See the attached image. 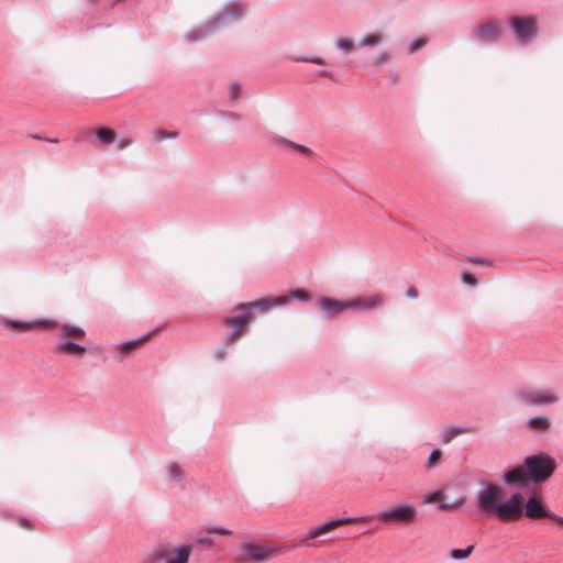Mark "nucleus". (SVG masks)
Returning a JSON list of instances; mask_svg holds the SVG:
<instances>
[{
	"mask_svg": "<svg viewBox=\"0 0 563 563\" xmlns=\"http://www.w3.org/2000/svg\"><path fill=\"white\" fill-rule=\"evenodd\" d=\"M556 470V461L545 452H537L525 457L521 465L506 470L500 481L509 487L528 488L543 484Z\"/></svg>",
	"mask_w": 563,
	"mask_h": 563,
	"instance_id": "1",
	"label": "nucleus"
},
{
	"mask_svg": "<svg viewBox=\"0 0 563 563\" xmlns=\"http://www.w3.org/2000/svg\"><path fill=\"white\" fill-rule=\"evenodd\" d=\"M382 303V300L377 296H367L347 301H341L330 297H322L318 305L324 312L325 318H332L333 316L343 312L351 308H366L374 309Z\"/></svg>",
	"mask_w": 563,
	"mask_h": 563,
	"instance_id": "2",
	"label": "nucleus"
},
{
	"mask_svg": "<svg viewBox=\"0 0 563 563\" xmlns=\"http://www.w3.org/2000/svg\"><path fill=\"white\" fill-rule=\"evenodd\" d=\"M505 26L499 20H486L472 30V41L476 44L489 46L501 41Z\"/></svg>",
	"mask_w": 563,
	"mask_h": 563,
	"instance_id": "3",
	"label": "nucleus"
},
{
	"mask_svg": "<svg viewBox=\"0 0 563 563\" xmlns=\"http://www.w3.org/2000/svg\"><path fill=\"white\" fill-rule=\"evenodd\" d=\"M246 13V8L240 0H230L224 3L213 15L212 23L220 30L240 22Z\"/></svg>",
	"mask_w": 563,
	"mask_h": 563,
	"instance_id": "4",
	"label": "nucleus"
},
{
	"mask_svg": "<svg viewBox=\"0 0 563 563\" xmlns=\"http://www.w3.org/2000/svg\"><path fill=\"white\" fill-rule=\"evenodd\" d=\"M418 516V508L410 504H398L376 515L379 523H411Z\"/></svg>",
	"mask_w": 563,
	"mask_h": 563,
	"instance_id": "5",
	"label": "nucleus"
},
{
	"mask_svg": "<svg viewBox=\"0 0 563 563\" xmlns=\"http://www.w3.org/2000/svg\"><path fill=\"white\" fill-rule=\"evenodd\" d=\"M481 486L483 489L476 495V505L481 510L494 514L504 495V488L489 482H482Z\"/></svg>",
	"mask_w": 563,
	"mask_h": 563,
	"instance_id": "6",
	"label": "nucleus"
},
{
	"mask_svg": "<svg viewBox=\"0 0 563 563\" xmlns=\"http://www.w3.org/2000/svg\"><path fill=\"white\" fill-rule=\"evenodd\" d=\"M512 397L527 407L552 405L559 401L554 394L541 390L519 389L514 391Z\"/></svg>",
	"mask_w": 563,
	"mask_h": 563,
	"instance_id": "7",
	"label": "nucleus"
},
{
	"mask_svg": "<svg viewBox=\"0 0 563 563\" xmlns=\"http://www.w3.org/2000/svg\"><path fill=\"white\" fill-rule=\"evenodd\" d=\"M242 556H246L250 560L243 561L240 563H263L273 558L274 552H276V548L272 547L268 543H257V542H244L241 544Z\"/></svg>",
	"mask_w": 563,
	"mask_h": 563,
	"instance_id": "8",
	"label": "nucleus"
},
{
	"mask_svg": "<svg viewBox=\"0 0 563 563\" xmlns=\"http://www.w3.org/2000/svg\"><path fill=\"white\" fill-rule=\"evenodd\" d=\"M509 25L520 40H533L538 36V25L533 15L514 16L509 21Z\"/></svg>",
	"mask_w": 563,
	"mask_h": 563,
	"instance_id": "9",
	"label": "nucleus"
},
{
	"mask_svg": "<svg viewBox=\"0 0 563 563\" xmlns=\"http://www.w3.org/2000/svg\"><path fill=\"white\" fill-rule=\"evenodd\" d=\"M522 514H525V516L530 519L549 518L563 523V517H560L554 512L545 509L541 499L536 495L528 497L527 501L525 503Z\"/></svg>",
	"mask_w": 563,
	"mask_h": 563,
	"instance_id": "10",
	"label": "nucleus"
},
{
	"mask_svg": "<svg viewBox=\"0 0 563 563\" xmlns=\"http://www.w3.org/2000/svg\"><path fill=\"white\" fill-rule=\"evenodd\" d=\"M367 517H340L333 520H329L323 522L322 525L310 529L305 538L302 539V543H306L308 540L316 539L318 537L323 536L324 533L333 530L334 528L342 526L344 523H352L360 520H365Z\"/></svg>",
	"mask_w": 563,
	"mask_h": 563,
	"instance_id": "11",
	"label": "nucleus"
},
{
	"mask_svg": "<svg viewBox=\"0 0 563 563\" xmlns=\"http://www.w3.org/2000/svg\"><path fill=\"white\" fill-rule=\"evenodd\" d=\"M250 321V309H244V312H240L238 316H228L221 318L220 322L223 325H234V329L232 332H230L225 336V342L228 344H233L239 339V332L244 329V327Z\"/></svg>",
	"mask_w": 563,
	"mask_h": 563,
	"instance_id": "12",
	"label": "nucleus"
},
{
	"mask_svg": "<svg viewBox=\"0 0 563 563\" xmlns=\"http://www.w3.org/2000/svg\"><path fill=\"white\" fill-rule=\"evenodd\" d=\"M219 31L217 26H213L212 18L206 21L205 24L192 27L189 32L186 33L185 40L186 42L194 44L200 41H203Z\"/></svg>",
	"mask_w": 563,
	"mask_h": 563,
	"instance_id": "13",
	"label": "nucleus"
},
{
	"mask_svg": "<svg viewBox=\"0 0 563 563\" xmlns=\"http://www.w3.org/2000/svg\"><path fill=\"white\" fill-rule=\"evenodd\" d=\"M192 552V545L184 544L170 551L163 545V561L164 563H188L190 554Z\"/></svg>",
	"mask_w": 563,
	"mask_h": 563,
	"instance_id": "14",
	"label": "nucleus"
},
{
	"mask_svg": "<svg viewBox=\"0 0 563 563\" xmlns=\"http://www.w3.org/2000/svg\"><path fill=\"white\" fill-rule=\"evenodd\" d=\"M53 324V321L48 320H36V321H22L18 319L5 320L4 325L9 329H19L21 331L27 332L35 328L46 327L49 328Z\"/></svg>",
	"mask_w": 563,
	"mask_h": 563,
	"instance_id": "15",
	"label": "nucleus"
},
{
	"mask_svg": "<svg viewBox=\"0 0 563 563\" xmlns=\"http://www.w3.org/2000/svg\"><path fill=\"white\" fill-rule=\"evenodd\" d=\"M494 515L499 520L506 521L511 518L521 516L522 511H520L519 508H517V506L512 505L510 501L500 499Z\"/></svg>",
	"mask_w": 563,
	"mask_h": 563,
	"instance_id": "16",
	"label": "nucleus"
},
{
	"mask_svg": "<svg viewBox=\"0 0 563 563\" xmlns=\"http://www.w3.org/2000/svg\"><path fill=\"white\" fill-rule=\"evenodd\" d=\"M57 350L71 356L80 357L82 356L87 349L84 345L75 343L71 340L62 341L57 344Z\"/></svg>",
	"mask_w": 563,
	"mask_h": 563,
	"instance_id": "17",
	"label": "nucleus"
},
{
	"mask_svg": "<svg viewBox=\"0 0 563 563\" xmlns=\"http://www.w3.org/2000/svg\"><path fill=\"white\" fill-rule=\"evenodd\" d=\"M274 142L276 144L289 146V147H291L294 151L298 152L302 156L310 157V156L313 155L312 150L309 148L308 146L299 144V143H295V142L286 139V137L275 136L274 137Z\"/></svg>",
	"mask_w": 563,
	"mask_h": 563,
	"instance_id": "18",
	"label": "nucleus"
},
{
	"mask_svg": "<svg viewBox=\"0 0 563 563\" xmlns=\"http://www.w3.org/2000/svg\"><path fill=\"white\" fill-rule=\"evenodd\" d=\"M470 431H471L470 427H460V426L446 427L441 431V441L445 444L450 443L459 434L467 433Z\"/></svg>",
	"mask_w": 563,
	"mask_h": 563,
	"instance_id": "19",
	"label": "nucleus"
},
{
	"mask_svg": "<svg viewBox=\"0 0 563 563\" xmlns=\"http://www.w3.org/2000/svg\"><path fill=\"white\" fill-rule=\"evenodd\" d=\"M527 427L538 431H547L551 427V421L547 416H536L527 421Z\"/></svg>",
	"mask_w": 563,
	"mask_h": 563,
	"instance_id": "20",
	"label": "nucleus"
},
{
	"mask_svg": "<svg viewBox=\"0 0 563 563\" xmlns=\"http://www.w3.org/2000/svg\"><path fill=\"white\" fill-rule=\"evenodd\" d=\"M289 59L294 63H312L321 66L327 65L325 59L318 55H292Z\"/></svg>",
	"mask_w": 563,
	"mask_h": 563,
	"instance_id": "21",
	"label": "nucleus"
},
{
	"mask_svg": "<svg viewBox=\"0 0 563 563\" xmlns=\"http://www.w3.org/2000/svg\"><path fill=\"white\" fill-rule=\"evenodd\" d=\"M97 139L106 145L113 143L115 133L111 129L100 128L95 131Z\"/></svg>",
	"mask_w": 563,
	"mask_h": 563,
	"instance_id": "22",
	"label": "nucleus"
},
{
	"mask_svg": "<svg viewBox=\"0 0 563 563\" xmlns=\"http://www.w3.org/2000/svg\"><path fill=\"white\" fill-rule=\"evenodd\" d=\"M269 306V301H266V299L257 300L252 303H239L235 307V310L239 312H244V309H250V314L254 309H267Z\"/></svg>",
	"mask_w": 563,
	"mask_h": 563,
	"instance_id": "23",
	"label": "nucleus"
},
{
	"mask_svg": "<svg viewBox=\"0 0 563 563\" xmlns=\"http://www.w3.org/2000/svg\"><path fill=\"white\" fill-rule=\"evenodd\" d=\"M63 336L70 335L75 339L81 340L86 336V332L78 325H65L62 332Z\"/></svg>",
	"mask_w": 563,
	"mask_h": 563,
	"instance_id": "24",
	"label": "nucleus"
},
{
	"mask_svg": "<svg viewBox=\"0 0 563 563\" xmlns=\"http://www.w3.org/2000/svg\"><path fill=\"white\" fill-rule=\"evenodd\" d=\"M188 545H192V550L200 545L206 549H211L216 545V542L213 539L209 537H198L194 539L190 543H188Z\"/></svg>",
	"mask_w": 563,
	"mask_h": 563,
	"instance_id": "25",
	"label": "nucleus"
},
{
	"mask_svg": "<svg viewBox=\"0 0 563 563\" xmlns=\"http://www.w3.org/2000/svg\"><path fill=\"white\" fill-rule=\"evenodd\" d=\"M383 41V36L378 33L366 34L360 41L361 46H376Z\"/></svg>",
	"mask_w": 563,
	"mask_h": 563,
	"instance_id": "26",
	"label": "nucleus"
},
{
	"mask_svg": "<svg viewBox=\"0 0 563 563\" xmlns=\"http://www.w3.org/2000/svg\"><path fill=\"white\" fill-rule=\"evenodd\" d=\"M474 550V545H468L465 549H454L450 552V558L453 560H464L471 555Z\"/></svg>",
	"mask_w": 563,
	"mask_h": 563,
	"instance_id": "27",
	"label": "nucleus"
},
{
	"mask_svg": "<svg viewBox=\"0 0 563 563\" xmlns=\"http://www.w3.org/2000/svg\"><path fill=\"white\" fill-rule=\"evenodd\" d=\"M152 334V331H148L147 333L139 336L137 339H134V340H131V341H126V342H123L121 344H119V347L123 351H126L129 349H132L134 347L135 345L144 342L145 340H147L150 338V335Z\"/></svg>",
	"mask_w": 563,
	"mask_h": 563,
	"instance_id": "28",
	"label": "nucleus"
},
{
	"mask_svg": "<svg viewBox=\"0 0 563 563\" xmlns=\"http://www.w3.org/2000/svg\"><path fill=\"white\" fill-rule=\"evenodd\" d=\"M167 474H168L169 478L175 481V482H180L183 479L181 470L174 462L168 463V465H167Z\"/></svg>",
	"mask_w": 563,
	"mask_h": 563,
	"instance_id": "29",
	"label": "nucleus"
},
{
	"mask_svg": "<svg viewBox=\"0 0 563 563\" xmlns=\"http://www.w3.org/2000/svg\"><path fill=\"white\" fill-rule=\"evenodd\" d=\"M441 455H442V452L440 449L432 450L427 462H426V465H424L426 468L427 470L434 468L438 465Z\"/></svg>",
	"mask_w": 563,
	"mask_h": 563,
	"instance_id": "30",
	"label": "nucleus"
},
{
	"mask_svg": "<svg viewBox=\"0 0 563 563\" xmlns=\"http://www.w3.org/2000/svg\"><path fill=\"white\" fill-rule=\"evenodd\" d=\"M163 544H158L142 563H156L163 560Z\"/></svg>",
	"mask_w": 563,
	"mask_h": 563,
	"instance_id": "31",
	"label": "nucleus"
},
{
	"mask_svg": "<svg viewBox=\"0 0 563 563\" xmlns=\"http://www.w3.org/2000/svg\"><path fill=\"white\" fill-rule=\"evenodd\" d=\"M507 500L510 501L512 505L517 506V508H519L520 511L523 510L525 496L522 493H520V492L512 493Z\"/></svg>",
	"mask_w": 563,
	"mask_h": 563,
	"instance_id": "32",
	"label": "nucleus"
},
{
	"mask_svg": "<svg viewBox=\"0 0 563 563\" xmlns=\"http://www.w3.org/2000/svg\"><path fill=\"white\" fill-rule=\"evenodd\" d=\"M334 45L346 53H350L354 49V42L351 38H341L336 40Z\"/></svg>",
	"mask_w": 563,
	"mask_h": 563,
	"instance_id": "33",
	"label": "nucleus"
},
{
	"mask_svg": "<svg viewBox=\"0 0 563 563\" xmlns=\"http://www.w3.org/2000/svg\"><path fill=\"white\" fill-rule=\"evenodd\" d=\"M290 297L305 302L310 300V295L305 289L290 290Z\"/></svg>",
	"mask_w": 563,
	"mask_h": 563,
	"instance_id": "34",
	"label": "nucleus"
},
{
	"mask_svg": "<svg viewBox=\"0 0 563 563\" xmlns=\"http://www.w3.org/2000/svg\"><path fill=\"white\" fill-rule=\"evenodd\" d=\"M241 89H242V87L238 81L231 82V85L229 87V93H230V99L232 101H236L240 98Z\"/></svg>",
	"mask_w": 563,
	"mask_h": 563,
	"instance_id": "35",
	"label": "nucleus"
},
{
	"mask_svg": "<svg viewBox=\"0 0 563 563\" xmlns=\"http://www.w3.org/2000/svg\"><path fill=\"white\" fill-rule=\"evenodd\" d=\"M426 40L422 37L415 38L408 46V52L410 54L417 52L418 49L422 48L426 45Z\"/></svg>",
	"mask_w": 563,
	"mask_h": 563,
	"instance_id": "36",
	"label": "nucleus"
},
{
	"mask_svg": "<svg viewBox=\"0 0 563 563\" xmlns=\"http://www.w3.org/2000/svg\"><path fill=\"white\" fill-rule=\"evenodd\" d=\"M208 532L221 534V536H231L232 534V531L230 529L222 527V526L210 527V528H208Z\"/></svg>",
	"mask_w": 563,
	"mask_h": 563,
	"instance_id": "37",
	"label": "nucleus"
},
{
	"mask_svg": "<svg viewBox=\"0 0 563 563\" xmlns=\"http://www.w3.org/2000/svg\"><path fill=\"white\" fill-rule=\"evenodd\" d=\"M462 282L466 285H470V286H476L477 285V279L476 277L470 273V272H463L462 273Z\"/></svg>",
	"mask_w": 563,
	"mask_h": 563,
	"instance_id": "38",
	"label": "nucleus"
},
{
	"mask_svg": "<svg viewBox=\"0 0 563 563\" xmlns=\"http://www.w3.org/2000/svg\"><path fill=\"white\" fill-rule=\"evenodd\" d=\"M266 301H269L268 308H271V307H280V306H284V305H286L288 302V300L286 298H283V297L266 298Z\"/></svg>",
	"mask_w": 563,
	"mask_h": 563,
	"instance_id": "39",
	"label": "nucleus"
},
{
	"mask_svg": "<svg viewBox=\"0 0 563 563\" xmlns=\"http://www.w3.org/2000/svg\"><path fill=\"white\" fill-rule=\"evenodd\" d=\"M155 133L162 135L163 139H176L178 136V132L176 131H168L164 129H157Z\"/></svg>",
	"mask_w": 563,
	"mask_h": 563,
	"instance_id": "40",
	"label": "nucleus"
},
{
	"mask_svg": "<svg viewBox=\"0 0 563 563\" xmlns=\"http://www.w3.org/2000/svg\"><path fill=\"white\" fill-rule=\"evenodd\" d=\"M228 351L225 347H219L214 351L213 357L216 361L221 362L227 357Z\"/></svg>",
	"mask_w": 563,
	"mask_h": 563,
	"instance_id": "41",
	"label": "nucleus"
},
{
	"mask_svg": "<svg viewBox=\"0 0 563 563\" xmlns=\"http://www.w3.org/2000/svg\"><path fill=\"white\" fill-rule=\"evenodd\" d=\"M220 117L224 120L240 121L242 117L235 112H222Z\"/></svg>",
	"mask_w": 563,
	"mask_h": 563,
	"instance_id": "42",
	"label": "nucleus"
},
{
	"mask_svg": "<svg viewBox=\"0 0 563 563\" xmlns=\"http://www.w3.org/2000/svg\"><path fill=\"white\" fill-rule=\"evenodd\" d=\"M441 495V490H433V492H430L429 494H427L424 497H423V503L424 504H429V503H432L438 496Z\"/></svg>",
	"mask_w": 563,
	"mask_h": 563,
	"instance_id": "43",
	"label": "nucleus"
},
{
	"mask_svg": "<svg viewBox=\"0 0 563 563\" xmlns=\"http://www.w3.org/2000/svg\"><path fill=\"white\" fill-rule=\"evenodd\" d=\"M316 74H317V76L322 77V78L333 79V73L331 70H328L324 68L317 70Z\"/></svg>",
	"mask_w": 563,
	"mask_h": 563,
	"instance_id": "44",
	"label": "nucleus"
},
{
	"mask_svg": "<svg viewBox=\"0 0 563 563\" xmlns=\"http://www.w3.org/2000/svg\"><path fill=\"white\" fill-rule=\"evenodd\" d=\"M462 501H455V503H444V501H441L438 506L439 509L441 510H444V509H449L451 507H454V506H457V505H461Z\"/></svg>",
	"mask_w": 563,
	"mask_h": 563,
	"instance_id": "45",
	"label": "nucleus"
},
{
	"mask_svg": "<svg viewBox=\"0 0 563 563\" xmlns=\"http://www.w3.org/2000/svg\"><path fill=\"white\" fill-rule=\"evenodd\" d=\"M31 139H34V140H38V141H45V142H49V143H57L58 140L57 139H51V137H43L42 135L40 134H33L30 136Z\"/></svg>",
	"mask_w": 563,
	"mask_h": 563,
	"instance_id": "46",
	"label": "nucleus"
},
{
	"mask_svg": "<svg viewBox=\"0 0 563 563\" xmlns=\"http://www.w3.org/2000/svg\"><path fill=\"white\" fill-rule=\"evenodd\" d=\"M389 58V54L387 52H382L376 56L377 64H384Z\"/></svg>",
	"mask_w": 563,
	"mask_h": 563,
	"instance_id": "47",
	"label": "nucleus"
},
{
	"mask_svg": "<svg viewBox=\"0 0 563 563\" xmlns=\"http://www.w3.org/2000/svg\"><path fill=\"white\" fill-rule=\"evenodd\" d=\"M470 261L474 262V263H487L488 265H490V261L489 260H487L485 257H481V256H471Z\"/></svg>",
	"mask_w": 563,
	"mask_h": 563,
	"instance_id": "48",
	"label": "nucleus"
},
{
	"mask_svg": "<svg viewBox=\"0 0 563 563\" xmlns=\"http://www.w3.org/2000/svg\"><path fill=\"white\" fill-rule=\"evenodd\" d=\"M470 261L474 262V263H487L488 265H490V261L489 260H487L485 257H481V256H471Z\"/></svg>",
	"mask_w": 563,
	"mask_h": 563,
	"instance_id": "49",
	"label": "nucleus"
},
{
	"mask_svg": "<svg viewBox=\"0 0 563 563\" xmlns=\"http://www.w3.org/2000/svg\"><path fill=\"white\" fill-rule=\"evenodd\" d=\"M407 296L411 299L418 298V290L415 287H409L407 290Z\"/></svg>",
	"mask_w": 563,
	"mask_h": 563,
	"instance_id": "50",
	"label": "nucleus"
},
{
	"mask_svg": "<svg viewBox=\"0 0 563 563\" xmlns=\"http://www.w3.org/2000/svg\"><path fill=\"white\" fill-rule=\"evenodd\" d=\"M19 525H20L21 527H23V528H27V529L31 527V522H30V520H29V519H26V518H20V519H19Z\"/></svg>",
	"mask_w": 563,
	"mask_h": 563,
	"instance_id": "51",
	"label": "nucleus"
},
{
	"mask_svg": "<svg viewBox=\"0 0 563 563\" xmlns=\"http://www.w3.org/2000/svg\"><path fill=\"white\" fill-rule=\"evenodd\" d=\"M130 144H131L130 140H122V141L118 142L117 146L119 150H123L124 147H126Z\"/></svg>",
	"mask_w": 563,
	"mask_h": 563,
	"instance_id": "52",
	"label": "nucleus"
},
{
	"mask_svg": "<svg viewBox=\"0 0 563 563\" xmlns=\"http://www.w3.org/2000/svg\"><path fill=\"white\" fill-rule=\"evenodd\" d=\"M390 77H391L393 81H394V82H396V81H397V79H398V74H396V73H394V71H393V73L390 74Z\"/></svg>",
	"mask_w": 563,
	"mask_h": 563,
	"instance_id": "53",
	"label": "nucleus"
},
{
	"mask_svg": "<svg viewBox=\"0 0 563 563\" xmlns=\"http://www.w3.org/2000/svg\"><path fill=\"white\" fill-rule=\"evenodd\" d=\"M91 4L98 2L99 0H88Z\"/></svg>",
	"mask_w": 563,
	"mask_h": 563,
	"instance_id": "54",
	"label": "nucleus"
}]
</instances>
